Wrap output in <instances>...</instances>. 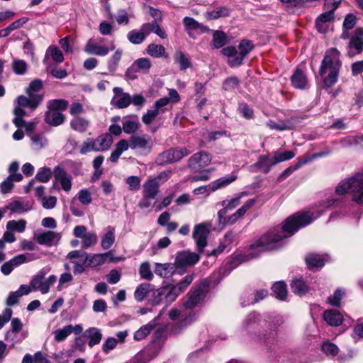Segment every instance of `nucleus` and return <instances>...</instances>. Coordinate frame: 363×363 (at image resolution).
I'll use <instances>...</instances> for the list:
<instances>
[{"instance_id": "c756f323", "label": "nucleus", "mask_w": 363, "mask_h": 363, "mask_svg": "<svg viewBox=\"0 0 363 363\" xmlns=\"http://www.w3.org/2000/svg\"><path fill=\"white\" fill-rule=\"evenodd\" d=\"M96 152L107 150L113 143V138L111 134L104 133L94 139Z\"/></svg>"}, {"instance_id": "f8f14e48", "label": "nucleus", "mask_w": 363, "mask_h": 363, "mask_svg": "<svg viewBox=\"0 0 363 363\" xmlns=\"http://www.w3.org/2000/svg\"><path fill=\"white\" fill-rule=\"evenodd\" d=\"M129 147L133 150H140L150 152L153 142L148 135H132L128 142Z\"/></svg>"}, {"instance_id": "393cba45", "label": "nucleus", "mask_w": 363, "mask_h": 363, "mask_svg": "<svg viewBox=\"0 0 363 363\" xmlns=\"http://www.w3.org/2000/svg\"><path fill=\"white\" fill-rule=\"evenodd\" d=\"M159 188L160 182L157 178L149 179L143 185L142 194L156 199L159 193Z\"/></svg>"}, {"instance_id": "5fc2aeb1", "label": "nucleus", "mask_w": 363, "mask_h": 363, "mask_svg": "<svg viewBox=\"0 0 363 363\" xmlns=\"http://www.w3.org/2000/svg\"><path fill=\"white\" fill-rule=\"evenodd\" d=\"M174 57L175 61L179 65L181 70H185L191 65L189 59L181 50H177Z\"/></svg>"}, {"instance_id": "9d476101", "label": "nucleus", "mask_w": 363, "mask_h": 363, "mask_svg": "<svg viewBox=\"0 0 363 363\" xmlns=\"http://www.w3.org/2000/svg\"><path fill=\"white\" fill-rule=\"evenodd\" d=\"M363 51V28H357L350 37L347 46V55L352 57Z\"/></svg>"}, {"instance_id": "ea45409f", "label": "nucleus", "mask_w": 363, "mask_h": 363, "mask_svg": "<svg viewBox=\"0 0 363 363\" xmlns=\"http://www.w3.org/2000/svg\"><path fill=\"white\" fill-rule=\"evenodd\" d=\"M272 290L275 297L279 300L284 301L287 297L286 284L284 281H277L272 286Z\"/></svg>"}, {"instance_id": "c85d7f7f", "label": "nucleus", "mask_w": 363, "mask_h": 363, "mask_svg": "<svg viewBox=\"0 0 363 363\" xmlns=\"http://www.w3.org/2000/svg\"><path fill=\"white\" fill-rule=\"evenodd\" d=\"M335 18L333 10L328 11L321 13L315 20V26L320 33H325L327 26L325 25L327 22L333 21Z\"/></svg>"}, {"instance_id": "4c0bfd02", "label": "nucleus", "mask_w": 363, "mask_h": 363, "mask_svg": "<svg viewBox=\"0 0 363 363\" xmlns=\"http://www.w3.org/2000/svg\"><path fill=\"white\" fill-rule=\"evenodd\" d=\"M85 335L89 340L88 345L90 347L99 344L102 338L100 330L96 328H89L86 330Z\"/></svg>"}, {"instance_id": "338daca9", "label": "nucleus", "mask_w": 363, "mask_h": 363, "mask_svg": "<svg viewBox=\"0 0 363 363\" xmlns=\"http://www.w3.org/2000/svg\"><path fill=\"white\" fill-rule=\"evenodd\" d=\"M345 295V291L337 289L333 296L328 298V303L331 306L340 307L341 305V300Z\"/></svg>"}, {"instance_id": "6ab92c4d", "label": "nucleus", "mask_w": 363, "mask_h": 363, "mask_svg": "<svg viewBox=\"0 0 363 363\" xmlns=\"http://www.w3.org/2000/svg\"><path fill=\"white\" fill-rule=\"evenodd\" d=\"M176 298L170 286L157 289L154 291L152 294V301L155 304H159L163 301L166 303H171Z\"/></svg>"}, {"instance_id": "603ef678", "label": "nucleus", "mask_w": 363, "mask_h": 363, "mask_svg": "<svg viewBox=\"0 0 363 363\" xmlns=\"http://www.w3.org/2000/svg\"><path fill=\"white\" fill-rule=\"evenodd\" d=\"M26 221L25 220H11L6 223V229L9 231L23 233L26 229Z\"/></svg>"}, {"instance_id": "052dcab7", "label": "nucleus", "mask_w": 363, "mask_h": 363, "mask_svg": "<svg viewBox=\"0 0 363 363\" xmlns=\"http://www.w3.org/2000/svg\"><path fill=\"white\" fill-rule=\"evenodd\" d=\"M183 23L185 26V28L189 32L190 30H204V27L193 18L184 17L183 19Z\"/></svg>"}, {"instance_id": "79ce46f5", "label": "nucleus", "mask_w": 363, "mask_h": 363, "mask_svg": "<svg viewBox=\"0 0 363 363\" xmlns=\"http://www.w3.org/2000/svg\"><path fill=\"white\" fill-rule=\"evenodd\" d=\"M146 52L148 55L155 58L167 57L166 50L162 45L151 43L147 47Z\"/></svg>"}, {"instance_id": "412c9836", "label": "nucleus", "mask_w": 363, "mask_h": 363, "mask_svg": "<svg viewBox=\"0 0 363 363\" xmlns=\"http://www.w3.org/2000/svg\"><path fill=\"white\" fill-rule=\"evenodd\" d=\"M53 174L55 181L60 183L63 190L69 191L72 188L71 176L60 166L55 167Z\"/></svg>"}, {"instance_id": "5701e85b", "label": "nucleus", "mask_w": 363, "mask_h": 363, "mask_svg": "<svg viewBox=\"0 0 363 363\" xmlns=\"http://www.w3.org/2000/svg\"><path fill=\"white\" fill-rule=\"evenodd\" d=\"M160 315L161 313H160L157 317L150 321L147 324L143 325L138 330H136L134 333L133 339L135 341H140L149 335L151 331L157 325V320L160 318Z\"/></svg>"}, {"instance_id": "2eb2a0df", "label": "nucleus", "mask_w": 363, "mask_h": 363, "mask_svg": "<svg viewBox=\"0 0 363 363\" xmlns=\"http://www.w3.org/2000/svg\"><path fill=\"white\" fill-rule=\"evenodd\" d=\"M111 255V250L105 253L86 255V257L84 259V262L86 263V265L90 267H96L104 264L108 258L109 262H116V260H118L113 257H110Z\"/></svg>"}, {"instance_id": "a18cd8bd", "label": "nucleus", "mask_w": 363, "mask_h": 363, "mask_svg": "<svg viewBox=\"0 0 363 363\" xmlns=\"http://www.w3.org/2000/svg\"><path fill=\"white\" fill-rule=\"evenodd\" d=\"M4 209H6V211L7 210H9L13 213H21L28 211L29 206L28 203H26L24 202L19 201H14L9 203L8 205H6L4 207Z\"/></svg>"}, {"instance_id": "39448f33", "label": "nucleus", "mask_w": 363, "mask_h": 363, "mask_svg": "<svg viewBox=\"0 0 363 363\" xmlns=\"http://www.w3.org/2000/svg\"><path fill=\"white\" fill-rule=\"evenodd\" d=\"M335 192L338 195L352 192V200L358 204H363V173L357 174L340 182Z\"/></svg>"}, {"instance_id": "dca6fc26", "label": "nucleus", "mask_w": 363, "mask_h": 363, "mask_svg": "<svg viewBox=\"0 0 363 363\" xmlns=\"http://www.w3.org/2000/svg\"><path fill=\"white\" fill-rule=\"evenodd\" d=\"M199 260V255L195 252L182 251L177 254L174 264L176 267H185L195 264Z\"/></svg>"}, {"instance_id": "e433bc0d", "label": "nucleus", "mask_w": 363, "mask_h": 363, "mask_svg": "<svg viewBox=\"0 0 363 363\" xmlns=\"http://www.w3.org/2000/svg\"><path fill=\"white\" fill-rule=\"evenodd\" d=\"M129 147L128 141L121 140L116 143L114 150L112 151L109 160L112 162H116L121 154Z\"/></svg>"}, {"instance_id": "bf43d9fd", "label": "nucleus", "mask_w": 363, "mask_h": 363, "mask_svg": "<svg viewBox=\"0 0 363 363\" xmlns=\"http://www.w3.org/2000/svg\"><path fill=\"white\" fill-rule=\"evenodd\" d=\"M32 147L33 150H39L47 145V140L42 134H33L31 136Z\"/></svg>"}, {"instance_id": "6e6d98bb", "label": "nucleus", "mask_w": 363, "mask_h": 363, "mask_svg": "<svg viewBox=\"0 0 363 363\" xmlns=\"http://www.w3.org/2000/svg\"><path fill=\"white\" fill-rule=\"evenodd\" d=\"M157 355L155 350L147 349L141 351L137 355L138 363H147Z\"/></svg>"}, {"instance_id": "20e7f679", "label": "nucleus", "mask_w": 363, "mask_h": 363, "mask_svg": "<svg viewBox=\"0 0 363 363\" xmlns=\"http://www.w3.org/2000/svg\"><path fill=\"white\" fill-rule=\"evenodd\" d=\"M259 315L256 313H251L245 318L241 328L243 330L247 333L257 335L259 338L267 344L272 343L275 340L277 336L275 326L272 328L269 325H267V323H265L264 326L268 328L269 331L266 330L264 333L261 335L259 334Z\"/></svg>"}, {"instance_id": "0e129e2a", "label": "nucleus", "mask_w": 363, "mask_h": 363, "mask_svg": "<svg viewBox=\"0 0 363 363\" xmlns=\"http://www.w3.org/2000/svg\"><path fill=\"white\" fill-rule=\"evenodd\" d=\"M47 55H50L52 59L57 63L64 61V56L61 50L55 45H50L47 50Z\"/></svg>"}, {"instance_id": "f3484780", "label": "nucleus", "mask_w": 363, "mask_h": 363, "mask_svg": "<svg viewBox=\"0 0 363 363\" xmlns=\"http://www.w3.org/2000/svg\"><path fill=\"white\" fill-rule=\"evenodd\" d=\"M116 46L113 42L110 43V47L108 48L104 45H97L93 42L91 39L89 40L84 47V51L92 55L106 56L108 54L110 50H115Z\"/></svg>"}, {"instance_id": "423d86ee", "label": "nucleus", "mask_w": 363, "mask_h": 363, "mask_svg": "<svg viewBox=\"0 0 363 363\" xmlns=\"http://www.w3.org/2000/svg\"><path fill=\"white\" fill-rule=\"evenodd\" d=\"M255 46L252 41L247 39H242L238 45V52L234 46H228L222 49L221 52L223 55L228 57V64L230 67H234L242 64L244 58L254 49Z\"/></svg>"}, {"instance_id": "37998d69", "label": "nucleus", "mask_w": 363, "mask_h": 363, "mask_svg": "<svg viewBox=\"0 0 363 363\" xmlns=\"http://www.w3.org/2000/svg\"><path fill=\"white\" fill-rule=\"evenodd\" d=\"M281 2L287 12L294 13L297 9H302L305 6V0H279Z\"/></svg>"}, {"instance_id": "4468645a", "label": "nucleus", "mask_w": 363, "mask_h": 363, "mask_svg": "<svg viewBox=\"0 0 363 363\" xmlns=\"http://www.w3.org/2000/svg\"><path fill=\"white\" fill-rule=\"evenodd\" d=\"M240 204V201H239V197H236V196L229 200H223L221 202V206L223 208L219 210L218 212V225L223 228L225 227V221L226 220L225 216L226 213L228 211H231L235 208Z\"/></svg>"}, {"instance_id": "c03bdc74", "label": "nucleus", "mask_w": 363, "mask_h": 363, "mask_svg": "<svg viewBox=\"0 0 363 363\" xmlns=\"http://www.w3.org/2000/svg\"><path fill=\"white\" fill-rule=\"evenodd\" d=\"M127 38L130 43L134 45L141 44L146 38L142 28L132 30L127 34Z\"/></svg>"}, {"instance_id": "9b49d317", "label": "nucleus", "mask_w": 363, "mask_h": 363, "mask_svg": "<svg viewBox=\"0 0 363 363\" xmlns=\"http://www.w3.org/2000/svg\"><path fill=\"white\" fill-rule=\"evenodd\" d=\"M211 156L206 152L194 154L189 159L188 166L194 171H199L210 164Z\"/></svg>"}, {"instance_id": "4d7b16f0", "label": "nucleus", "mask_w": 363, "mask_h": 363, "mask_svg": "<svg viewBox=\"0 0 363 363\" xmlns=\"http://www.w3.org/2000/svg\"><path fill=\"white\" fill-rule=\"evenodd\" d=\"M13 71L18 75L26 74L28 69V64L23 60L13 59L12 63Z\"/></svg>"}, {"instance_id": "e2e57ef3", "label": "nucleus", "mask_w": 363, "mask_h": 363, "mask_svg": "<svg viewBox=\"0 0 363 363\" xmlns=\"http://www.w3.org/2000/svg\"><path fill=\"white\" fill-rule=\"evenodd\" d=\"M139 274L141 279L151 281L153 279V274L150 269L149 262H143L139 268Z\"/></svg>"}, {"instance_id": "c9c22d12", "label": "nucleus", "mask_w": 363, "mask_h": 363, "mask_svg": "<svg viewBox=\"0 0 363 363\" xmlns=\"http://www.w3.org/2000/svg\"><path fill=\"white\" fill-rule=\"evenodd\" d=\"M152 67L150 60L147 57H141L136 60L131 65V70H138V72L147 74Z\"/></svg>"}, {"instance_id": "f704fd0d", "label": "nucleus", "mask_w": 363, "mask_h": 363, "mask_svg": "<svg viewBox=\"0 0 363 363\" xmlns=\"http://www.w3.org/2000/svg\"><path fill=\"white\" fill-rule=\"evenodd\" d=\"M45 121L51 125L57 126L65 121V116L59 111H48L45 115Z\"/></svg>"}, {"instance_id": "6e6552de", "label": "nucleus", "mask_w": 363, "mask_h": 363, "mask_svg": "<svg viewBox=\"0 0 363 363\" xmlns=\"http://www.w3.org/2000/svg\"><path fill=\"white\" fill-rule=\"evenodd\" d=\"M47 273V269H42L32 278L30 285L33 291H39L43 294H46L49 292L50 286L57 281V277L55 275H50L47 279H45Z\"/></svg>"}, {"instance_id": "aec40b11", "label": "nucleus", "mask_w": 363, "mask_h": 363, "mask_svg": "<svg viewBox=\"0 0 363 363\" xmlns=\"http://www.w3.org/2000/svg\"><path fill=\"white\" fill-rule=\"evenodd\" d=\"M26 255L21 254L15 256L9 261L4 262L1 267V272L4 275H9L15 267L30 261Z\"/></svg>"}, {"instance_id": "13d9d810", "label": "nucleus", "mask_w": 363, "mask_h": 363, "mask_svg": "<svg viewBox=\"0 0 363 363\" xmlns=\"http://www.w3.org/2000/svg\"><path fill=\"white\" fill-rule=\"evenodd\" d=\"M72 333L71 325L65 326L62 328L56 330L54 332V339L57 342L64 341Z\"/></svg>"}, {"instance_id": "1a4fd4ad", "label": "nucleus", "mask_w": 363, "mask_h": 363, "mask_svg": "<svg viewBox=\"0 0 363 363\" xmlns=\"http://www.w3.org/2000/svg\"><path fill=\"white\" fill-rule=\"evenodd\" d=\"M190 152L191 151L186 147L170 148L160 153L156 159V162L160 165L176 162L189 155Z\"/></svg>"}, {"instance_id": "09e8293b", "label": "nucleus", "mask_w": 363, "mask_h": 363, "mask_svg": "<svg viewBox=\"0 0 363 363\" xmlns=\"http://www.w3.org/2000/svg\"><path fill=\"white\" fill-rule=\"evenodd\" d=\"M68 106V101L65 99L50 100L47 103L48 111H64Z\"/></svg>"}, {"instance_id": "58836bf2", "label": "nucleus", "mask_w": 363, "mask_h": 363, "mask_svg": "<svg viewBox=\"0 0 363 363\" xmlns=\"http://www.w3.org/2000/svg\"><path fill=\"white\" fill-rule=\"evenodd\" d=\"M272 164L273 157H271L269 155H261L255 165L262 173L267 174L270 171L272 167L275 165Z\"/></svg>"}, {"instance_id": "69168bd1", "label": "nucleus", "mask_w": 363, "mask_h": 363, "mask_svg": "<svg viewBox=\"0 0 363 363\" xmlns=\"http://www.w3.org/2000/svg\"><path fill=\"white\" fill-rule=\"evenodd\" d=\"M240 85V80L235 76L230 77L225 79L223 83V89L225 91H233Z\"/></svg>"}, {"instance_id": "ddd939ff", "label": "nucleus", "mask_w": 363, "mask_h": 363, "mask_svg": "<svg viewBox=\"0 0 363 363\" xmlns=\"http://www.w3.org/2000/svg\"><path fill=\"white\" fill-rule=\"evenodd\" d=\"M208 234L209 230L206 224L200 223L195 225L193 232V238L196 242L198 250L200 253L203 252V248L207 245L206 239Z\"/></svg>"}, {"instance_id": "8fccbe9b", "label": "nucleus", "mask_w": 363, "mask_h": 363, "mask_svg": "<svg viewBox=\"0 0 363 363\" xmlns=\"http://www.w3.org/2000/svg\"><path fill=\"white\" fill-rule=\"evenodd\" d=\"M295 156V153L293 151H281L277 150L274 153L273 157V164H277L279 162L289 160L294 158Z\"/></svg>"}, {"instance_id": "bb28decb", "label": "nucleus", "mask_w": 363, "mask_h": 363, "mask_svg": "<svg viewBox=\"0 0 363 363\" xmlns=\"http://www.w3.org/2000/svg\"><path fill=\"white\" fill-rule=\"evenodd\" d=\"M327 258V255L311 253L306 257L305 260L308 268L318 269L324 266Z\"/></svg>"}, {"instance_id": "f257e3e1", "label": "nucleus", "mask_w": 363, "mask_h": 363, "mask_svg": "<svg viewBox=\"0 0 363 363\" xmlns=\"http://www.w3.org/2000/svg\"><path fill=\"white\" fill-rule=\"evenodd\" d=\"M337 201L334 199L324 201L321 208L315 216L313 212L305 211L294 214L286 218L283 226L280 228H274L256 240L249 247L247 255H241V261H247L257 257L260 253L277 250L283 243V240L292 236L301 228L310 224L313 220L318 218L326 209L335 205Z\"/></svg>"}, {"instance_id": "cd10ccee", "label": "nucleus", "mask_w": 363, "mask_h": 363, "mask_svg": "<svg viewBox=\"0 0 363 363\" xmlns=\"http://www.w3.org/2000/svg\"><path fill=\"white\" fill-rule=\"evenodd\" d=\"M323 318L331 326H338L342 324L343 316L337 310H327L323 313Z\"/></svg>"}, {"instance_id": "3c124183", "label": "nucleus", "mask_w": 363, "mask_h": 363, "mask_svg": "<svg viewBox=\"0 0 363 363\" xmlns=\"http://www.w3.org/2000/svg\"><path fill=\"white\" fill-rule=\"evenodd\" d=\"M98 242V236L94 231H90L82 239V247L88 249L96 245Z\"/></svg>"}, {"instance_id": "473e14b6", "label": "nucleus", "mask_w": 363, "mask_h": 363, "mask_svg": "<svg viewBox=\"0 0 363 363\" xmlns=\"http://www.w3.org/2000/svg\"><path fill=\"white\" fill-rule=\"evenodd\" d=\"M154 286L149 283H142L138 285L134 292V298L138 302L143 301L153 291Z\"/></svg>"}, {"instance_id": "b1692460", "label": "nucleus", "mask_w": 363, "mask_h": 363, "mask_svg": "<svg viewBox=\"0 0 363 363\" xmlns=\"http://www.w3.org/2000/svg\"><path fill=\"white\" fill-rule=\"evenodd\" d=\"M143 32L147 37L150 33H154L157 35L160 38L164 39L167 38V34L164 30L162 29L157 21L153 20L151 22L143 23L141 26Z\"/></svg>"}, {"instance_id": "774afa93", "label": "nucleus", "mask_w": 363, "mask_h": 363, "mask_svg": "<svg viewBox=\"0 0 363 363\" xmlns=\"http://www.w3.org/2000/svg\"><path fill=\"white\" fill-rule=\"evenodd\" d=\"M322 350L326 355L334 357L337 354L339 348L334 343L326 341L322 345Z\"/></svg>"}, {"instance_id": "49530a36", "label": "nucleus", "mask_w": 363, "mask_h": 363, "mask_svg": "<svg viewBox=\"0 0 363 363\" xmlns=\"http://www.w3.org/2000/svg\"><path fill=\"white\" fill-rule=\"evenodd\" d=\"M236 179L235 176H230L228 177H222L220 178L209 184V188L211 191H214L218 189L226 186L233 182Z\"/></svg>"}, {"instance_id": "a19ab883", "label": "nucleus", "mask_w": 363, "mask_h": 363, "mask_svg": "<svg viewBox=\"0 0 363 363\" xmlns=\"http://www.w3.org/2000/svg\"><path fill=\"white\" fill-rule=\"evenodd\" d=\"M71 128L79 133H84L89 126V121L84 118L75 117L70 121Z\"/></svg>"}, {"instance_id": "7ed1b4c3", "label": "nucleus", "mask_w": 363, "mask_h": 363, "mask_svg": "<svg viewBox=\"0 0 363 363\" xmlns=\"http://www.w3.org/2000/svg\"><path fill=\"white\" fill-rule=\"evenodd\" d=\"M340 52L336 48L328 50L322 60L320 74L325 86L331 87L337 81L339 71L342 65Z\"/></svg>"}, {"instance_id": "a878e982", "label": "nucleus", "mask_w": 363, "mask_h": 363, "mask_svg": "<svg viewBox=\"0 0 363 363\" xmlns=\"http://www.w3.org/2000/svg\"><path fill=\"white\" fill-rule=\"evenodd\" d=\"M35 239L38 244L52 246L55 240L60 239V234L54 231H47L35 235Z\"/></svg>"}, {"instance_id": "864d4df0", "label": "nucleus", "mask_w": 363, "mask_h": 363, "mask_svg": "<svg viewBox=\"0 0 363 363\" xmlns=\"http://www.w3.org/2000/svg\"><path fill=\"white\" fill-rule=\"evenodd\" d=\"M227 36L223 31L216 30L213 35L212 46L216 49L220 48L226 43Z\"/></svg>"}, {"instance_id": "4be33fe9", "label": "nucleus", "mask_w": 363, "mask_h": 363, "mask_svg": "<svg viewBox=\"0 0 363 363\" xmlns=\"http://www.w3.org/2000/svg\"><path fill=\"white\" fill-rule=\"evenodd\" d=\"M104 231L101 238V247L104 250H108L115 243L116 229L113 226L108 225Z\"/></svg>"}, {"instance_id": "f03ea898", "label": "nucleus", "mask_w": 363, "mask_h": 363, "mask_svg": "<svg viewBox=\"0 0 363 363\" xmlns=\"http://www.w3.org/2000/svg\"><path fill=\"white\" fill-rule=\"evenodd\" d=\"M43 81L40 79L33 80L26 90L27 96H18L15 100L16 106L13 109L14 118L13 123L16 127L23 125L24 116L26 111L24 108H28L30 111H35L43 102L44 99L43 94L38 92L43 89Z\"/></svg>"}, {"instance_id": "2f4dec72", "label": "nucleus", "mask_w": 363, "mask_h": 363, "mask_svg": "<svg viewBox=\"0 0 363 363\" xmlns=\"http://www.w3.org/2000/svg\"><path fill=\"white\" fill-rule=\"evenodd\" d=\"M194 278V274L186 275L180 282L170 286L175 298H177L179 295L183 293L188 288V286L192 283Z\"/></svg>"}, {"instance_id": "a211bd4d", "label": "nucleus", "mask_w": 363, "mask_h": 363, "mask_svg": "<svg viewBox=\"0 0 363 363\" xmlns=\"http://www.w3.org/2000/svg\"><path fill=\"white\" fill-rule=\"evenodd\" d=\"M114 96L111 100V104L118 108H127L131 104V96L128 93H124L121 87H114L113 89Z\"/></svg>"}, {"instance_id": "0eeeda50", "label": "nucleus", "mask_w": 363, "mask_h": 363, "mask_svg": "<svg viewBox=\"0 0 363 363\" xmlns=\"http://www.w3.org/2000/svg\"><path fill=\"white\" fill-rule=\"evenodd\" d=\"M208 286L209 284L207 281H202L192 288L184 298V307L186 309H193L200 306L206 296Z\"/></svg>"}, {"instance_id": "72a5a7b5", "label": "nucleus", "mask_w": 363, "mask_h": 363, "mask_svg": "<svg viewBox=\"0 0 363 363\" xmlns=\"http://www.w3.org/2000/svg\"><path fill=\"white\" fill-rule=\"evenodd\" d=\"M292 85L300 89H306L308 86V79L305 74L299 69H297L291 77Z\"/></svg>"}, {"instance_id": "680f3d73", "label": "nucleus", "mask_w": 363, "mask_h": 363, "mask_svg": "<svg viewBox=\"0 0 363 363\" xmlns=\"http://www.w3.org/2000/svg\"><path fill=\"white\" fill-rule=\"evenodd\" d=\"M140 127V123L137 121L124 119L123 121V130L127 134L135 133Z\"/></svg>"}, {"instance_id": "7c9ffc66", "label": "nucleus", "mask_w": 363, "mask_h": 363, "mask_svg": "<svg viewBox=\"0 0 363 363\" xmlns=\"http://www.w3.org/2000/svg\"><path fill=\"white\" fill-rule=\"evenodd\" d=\"M176 266L174 264L172 263H156L155 264V272L157 275L163 277V278H168L172 274H174V272L176 270Z\"/></svg>"}, {"instance_id": "de8ad7c7", "label": "nucleus", "mask_w": 363, "mask_h": 363, "mask_svg": "<svg viewBox=\"0 0 363 363\" xmlns=\"http://www.w3.org/2000/svg\"><path fill=\"white\" fill-rule=\"evenodd\" d=\"M291 287L293 292L299 296H303L308 291V286L302 279L293 280Z\"/></svg>"}]
</instances>
